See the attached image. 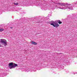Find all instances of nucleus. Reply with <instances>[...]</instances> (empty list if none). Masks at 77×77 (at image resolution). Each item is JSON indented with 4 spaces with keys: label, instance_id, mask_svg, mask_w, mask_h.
Wrapping results in <instances>:
<instances>
[{
    "label": "nucleus",
    "instance_id": "nucleus-1",
    "mask_svg": "<svg viewBox=\"0 0 77 77\" xmlns=\"http://www.w3.org/2000/svg\"><path fill=\"white\" fill-rule=\"evenodd\" d=\"M57 23L60 24H62V22L60 21V20H57L56 21H51V25L53 26L54 27L57 28V27H58L59 26V25Z\"/></svg>",
    "mask_w": 77,
    "mask_h": 77
},
{
    "label": "nucleus",
    "instance_id": "nucleus-2",
    "mask_svg": "<svg viewBox=\"0 0 77 77\" xmlns=\"http://www.w3.org/2000/svg\"><path fill=\"white\" fill-rule=\"evenodd\" d=\"M57 5H60L61 6H64V7L61 8H60V9H66L67 8V6H69V4H64V3H57Z\"/></svg>",
    "mask_w": 77,
    "mask_h": 77
},
{
    "label": "nucleus",
    "instance_id": "nucleus-3",
    "mask_svg": "<svg viewBox=\"0 0 77 77\" xmlns=\"http://www.w3.org/2000/svg\"><path fill=\"white\" fill-rule=\"evenodd\" d=\"M0 42H1V43L2 45H4V46H5V47H6V46L8 45L7 44V41H6V40L5 39H1Z\"/></svg>",
    "mask_w": 77,
    "mask_h": 77
},
{
    "label": "nucleus",
    "instance_id": "nucleus-4",
    "mask_svg": "<svg viewBox=\"0 0 77 77\" xmlns=\"http://www.w3.org/2000/svg\"><path fill=\"white\" fill-rule=\"evenodd\" d=\"M18 66L17 64H13V66H11V67H9V68H10V69H12V68H14L16 67V66Z\"/></svg>",
    "mask_w": 77,
    "mask_h": 77
},
{
    "label": "nucleus",
    "instance_id": "nucleus-5",
    "mask_svg": "<svg viewBox=\"0 0 77 77\" xmlns=\"http://www.w3.org/2000/svg\"><path fill=\"white\" fill-rule=\"evenodd\" d=\"M66 8H68L69 9H70V10H72V7L71 5L69 6H67Z\"/></svg>",
    "mask_w": 77,
    "mask_h": 77
},
{
    "label": "nucleus",
    "instance_id": "nucleus-6",
    "mask_svg": "<svg viewBox=\"0 0 77 77\" xmlns=\"http://www.w3.org/2000/svg\"><path fill=\"white\" fill-rule=\"evenodd\" d=\"M31 42L32 44H33V45H37V44H38V43L33 41H31Z\"/></svg>",
    "mask_w": 77,
    "mask_h": 77
},
{
    "label": "nucleus",
    "instance_id": "nucleus-7",
    "mask_svg": "<svg viewBox=\"0 0 77 77\" xmlns=\"http://www.w3.org/2000/svg\"><path fill=\"white\" fill-rule=\"evenodd\" d=\"M13 64H13V63H10L9 64V67H11V66H12L13 65Z\"/></svg>",
    "mask_w": 77,
    "mask_h": 77
},
{
    "label": "nucleus",
    "instance_id": "nucleus-8",
    "mask_svg": "<svg viewBox=\"0 0 77 77\" xmlns=\"http://www.w3.org/2000/svg\"><path fill=\"white\" fill-rule=\"evenodd\" d=\"M43 21L44 20H39L37 21V23H42V22H43Z\"/></svg>",
    "mask_w": 77,
    "mask_h": 77
},
{
    "label": "nucleus",
    "instance_id": "nucleus-9",
    "mask_svg": "<svg viewBox=\"0 0 77 77\" xmlns=\"http://www.w3.org/2000/svg\"><path fill=\"white\" fill-rule=\"evenodd\" d=\"M4 30V29H0V32H2Z\"/></svg>",
    "mask_w": 77,
    "mask_h": 77
},
{
    "label": "nucleus",
    "instance_id": "nucleus-10",
    "mask_svg": "<svg viewBox=\"0 0 77 77\" xmlns=\"http://www.w3.org/2000/svg\"><path fill=\"white\" fill-rule=\"evenodd\" d=\"M14 5H18V3H14Z\"/></svg>",
    "mask_w": 77,
    "mask_h": 77
},
{
    "label": "nucleus",
    "instance_id": "nucleus-11",
    "mask_svg": "<svg viewBox=\"0 0 77 77\" xmlns=\"http://www.w3.org/2000/svg\"><path fill=\"white\" fill-rule=\"evenodd\" d=\"M10 28H11V29H13V27H11Z\"/></svg>",
    "mask_w": 77,
    "mask_h": 77
},
{
    "label": "nucleus",
    "instance_id": "nucleus-12",
    "mask_svg": "<svg viewBox=\"0 0 77 77\" xmlns=\"http://www.w3.org/2000/svg\"><path fill=\"white\" fill-rule=\"evenodd\" d=\"M1 47V45H0V47Z\"/></svg>",
    "mask_w": 77,
    "mask_h": 77
},
{
    "label": "nucleus",
    "instance_id": "nucleus-13",
    "mask_svg": "<svg viewBox=\"0 0 77 77\" xmlns=\"http://www.w3.org/2000/svg\"><path fill=\"white\" fill-rule=\"evenodd\" d=\"M38 20V19H36V20Z\"/></svg>",
    "mask_w": 77,
    "mask_h": 77
},
{
    "label": "nucleus",
    "instance_id": "nucleus-14",
    "mask_svg": "<svg viewBox=\"0 0 77 77\" xmlns=\"http://www.w3.org/2000/svg\"><path fill=\"white\" fill-rule=\"evenodd\" d=\"M75 5H76V4L75 3Z\"/></svg>",
    "mask_w": 77,
    "mask_h": 77
}]
</instances>
